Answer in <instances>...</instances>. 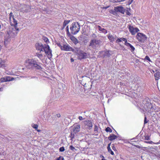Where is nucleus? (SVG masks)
Returning <instances> with one entry per match:
<instances>
[{"mask_svg": "<svg viewBox=\"0 0 160 160\" xmlns=\"http://www.w3.org/2000/svg\"><path fill=\"white\" fill-rule=\"evenodd\" d=\"M25 63L26 67L28 68H35L38 70L42 68L39 65L40 63L38 62V60L35 58L28 59L25 61Z\"/></svg>", "mask_w": 160, "mask_h": 160, "instance_id": "nucleus-1", "label": "nucleus"}, {"mask_svg": "<svg viewBox=\"0 0 160 160\" xmlns=\"http://www.w3.org/2000/svg\"><path fill=\"white\" fill-rule=\"evenodd\" d=\"M9 20L11 22V24L12 26L14 27V31H15V32H13L17 34L19 31V28H18V23L17 21L15 20L14 18V16L12 15V13L11 12L9 15Z\"/></svg>", "mask_w": 160, "mask_h": 160, "instance_id": "nucleus-2", "label": "nucleus"}, {"mask_svg": "<svg viewBox=\"0 0 160 160\" xmlns=\"http://www.w3.org/2000/svg\"><path fill=\"white\" fill-rule=\"evenodd\" d=\"M80 26L78 22H74L70 28L71 33L74 35L76 34L80 30Z\"/></svg>", "mask_w": 160, "mask_h": 160, "instance_id": "nucleus-3", "label": "nucleus"}, {"mask_svg": "<svg viewBox=\"0 0 160 160\" xmlns=\"http://www.w3.org/2000/svg\"><path fill=\"white\" fill-rule=\"evenodd\" d=\"M136 38L139 42L143 43L147 40V38L143 33L138 32L136 36Z\"/></svg>", "mask_w": 160, "mask_h": 160, "instance_id": "nucleus-4", "label": "nucleus"}, {"mask_svg": "<svg viewBox=\"0 0 160 160\" xmlns=\"http://www.w3.org/2000/svg\"><path fill=\"white\" fill-rule=\"evenodd\" d=\"M56 44L62 50L69 51L72 49V48L67 44H63V45H62L60 42H58L56 43Z\"/></svg>", "mask_w": 160, "mask_h": 160, "instance_id": "nucleus-5", "label": "nucleus"}, {"mask_svg": "<svg viewBox=\"0 0 160 160\" xmlns=\"http://www.w3.org/2000/svg\"><path fill=\"white\" fill-rule=\"evenodd\" d=\"M77 55L78 59L81 60L87 58L88 56V53L84 52L82 50H80L77 53Z\"/></svg>", "mask_w": 160, "mask_h": 160, "instance_id": "nucleus-6", "label": "nucleus"}, {"mask_svg": "<svg viewBox=\"0 0 160 160\" xmlns=\"http://www.w3.org/2000/svg\"><path fill=\"white\" fill-rule=\"evenodd\" d=\"M100 42V40L93 39L91 41L89 46L92 47L93 48H96L99 46Z\"/></svg>", "mask_w": 160, "mask_h": 160, "instance_id": "nucleus-7", "label": "nucleus"}, {"mask_svg": "<svg viewBox=\"0 0 160 160\" xmlns=\"http://www.w3.org/2000/svg\"><path fill=\"white\" fill-rule=\"evenodd\" d=\"M44 50L48 58L50 59L52 57V50H50L49 46L47 45L44 48Z\"/></svg>", "mask_w": 160, "mask_h": 160, "instance_id": "nucleus-8", "label": "nucleus"}, {"mask_svg": "<svg viewBox=\"0 0 160 160\" xmlns=\"http://www.w3.org/2000/svg\"><path fill=\"white\" fill-rule=\"evenodd\" d=\"M128 27L129 32L133 35H135L136 33L139 31V30L138 28H134L133 26L130 25H128Z\"/></svg>", "mask_w": 160, "mask_h": 160, "instance_id": "nucleus-9", "label": "nucleus"}, {"mask_svg": "<svg viewBox=\"0 0 160 160\" xmlns=\"http://www.w3.org/2000/svg\"><path fill=\"white\" fill-rule=\"evenodd\" d=\"M13 78L10 76H6L0 79L1 82H8L13 80Z\"/></svg>", "mask_w": 160, "mask_h": 160, "instance_id": "nucleus-10", "label": "nucleus"}, {"mask_svg": "<svg viewBox=\"0 0 160 160\" xmlns=\"http://www.w3.org/2000/svg\"><path fill=\"white\" fill-rule=\"evenodd\" d=\"M35 46L36 50L40 51H42V52H43L42 50L43 49H44L45 47H43L42 43L38 42L37 43Z\"/></svg>", "mask_w": 160, "mask_h": 160, "instance_id": "nucleus-11", "label": "nucleus"}, {"mask_svg": "<svg viewBox=\"0 0 160 160\" xmlns=\"http://www.w3.org/2000/svg\"><path fill=\"white\" fill-rule=\"evenodd\" d=\"M114 10L116 12H118L122 13H123L125 11L124 8L122 6L114 7Z\"/></svg>", "mask_w": 160, "mask_h": 160, "instance_id": "nucleus-12", "label": "nucleus"}, {"mask_svg": "<svg viewBox=\"0 0 160 160\" xmlns=\"http://www.w3.org/2000/svg\"><path fill=\"white\" fill-rule=\"evenodd\" d=\"M84 124L85 126H87L89 129H90L92 127V123L91 121L89 120H86L85 121Z\"/></svg>", "mask_w": 160, "mask_h": 160, "instance_id": "nucleus-13", "label": "nucleus"}, {"mask_svg": "<svg viewBox=\"0 0 160 160\" xmlns=\"http://www.w3.org/2000/svg\"><path fill=\"white\" fill-rule=\"evenodd\" d=\"M42 51H39V52H37L36 53L35 56L38 57L41 61L44 59V56L43 54L42 53Z\"/></svg>", "mask_w": 160, "mask_h": 160, "instance_id": "nucleus-14", "label": "nucleus"}, {"mask_svg": "<svg viewBox=\"0 0 160 160\" xmlns=\"http://www.w3.org/2000/svg\"><path fill=\"white\" fill-rule=\"evenodd\" d=\"M80 126L79 125H77L74 126L72 131L75 133H76L80 131Z\"/></svg>", "mask_w": 160, "mask_h": 160, "instance_id": "nucleus-15", "label": "nucleus"}, {"mask_svg": "<svg viewBox=\"0 0 160 160\" xmlns=\"http://www.w3.org/2000/svg\"><path fill=\"white\" fill-rule=\"evenodd\" d=\"M5 61L0 58V68H4L6 67Z\"/></svg>", "mask_w": 160, "mask_h": 160, "instance_id": "nucleus-16", "label": "nucleus"}, {"mask_svg": "<svg viewBox=\"0 0 160 160\" xmlns=\"http://www.w3.org/2000/svg\"><path fill=\"white\" fill-rule=\"evenodd\" d=\"M118 138V137L115 135L114 134L110 135L108 137V139L110 141H112L114 140L115 139Z\"/></svg>", "mask_w": 160, "mask_h": 160, "instance_id": "nucleus-17", "label": "nucleus"}, {"mask_svg": "<svg viewBox=\"0 0 160 160\" xmlns=\"http://www.w3.org/2000/svg\"><path fill=\"white\" fill-rule=\"evenodd\" d=\"M111 143H109L108 144L107 149L108 152L110 153L111 155H113L114 154V152L110 148V145Z\"/></svg>", "mask_w": 160, "mask_h": 160, "instance_id": "nucleus-18", "label": "nucleus"}, {"mask_svg": "<svg viewBox=\"0 0 160 160\" xmlns=\"http://www.w3.org/2000/svg\"><path fill=\"white\" fill-rule=\"evenodd\" d=\"M155 79L156 81H158L160 77V72H156L154 74Z\"/></svg>", "mask_w": 160, "mask_h": 160, "instance_id": "nucleus-19", "label": "nucleus"}, {"mask_svg": "<svg viewBox=\"0 0 160 160\" xmlns=\"http://www.w3.org/2000/svg\"><path fill=\"white\" fill-rule=\"evenodd\" d=\"M98 29L99 31H101L102 32L104 33H107V31L104 28H102L100 26H98Z\"/></svg>", "mask_w": 160, "mask_h": 160, "instance_id": "nucleus-20", "label": "nucleus"}, {"mask_svg": "<svg viewBox=\"0 0 160 160\" xmlns=\"http://www.w3.org/2000/svg\"><path fill=\"white\" fill-rule=\"evenodd\" d=\"M108 37L111 42H113L115 39L114 37L112 35H109L108 36Z\"/></svg>", "mask_w": 160, "mask_h": 160, "instance_id": "nucleus-21", "label": "nucleus"}, {"mask_svg": "<svg viewBox=\"0 0 160 160\" xmlns=\"http://www.w3.org/2000/svg\"><path fill=\"white\" fill-rule=\"evenodd\" d=\"M32 128L35 129L38 132H40L41 131V130L39 129H38V125L37 124H32Z\"/></svg>", "mask_w": 160, "mask_h": 160, "instance_id": "nucleus-22", "label": "nucleus"}, {"mask_svg": "<svg viewBox=\"0 0 160 160\" xmlns=\"http://www.w3.org/2000/svg\"><path fill=\"white\" fill-rule=\"evenodd\" d=\"M71 39L75 44L78 43V40L74 36H72L71 38Z\"/></svg>", "mask_w": 160, "mask_h": 160, "instance_id": "nucleus-23", "label": "nucleus"}, {"mask_svg": "<svg viewBox=\"0 0 160 160\" xmlns=\"http://www.w3.org/2000/svg\"><path fill=\"white\" fill-rule=\"evenodd\" d=\"M70 22L69 20H65L64 21V22L63 24V28H62V29H63Z\"/></svg>", "mask_w": 160, "mask_h": 160, "instance_id": "nucleus-24", "label": "nucleus"}, {"mask_svg": "<svg viewBox=\"0 0 160 160\" xmlns=\"http://www.w3.org/2000/svg\"><path fill=\"white\" fill-rule=\"evenodd\" d=\"M124 39H126V38H118L116 41V43H119L120 42H121L122 40L124 41Z\"/></svg>", "mask_w": 160, "mask_h": 160, "instance_id": "nucleus-25", "label": "nucleus"}, {"mask_svg": "<svg viewBox=\"0 0 160 160\" xmlns=\"http://www.w3.org/2000/svg\"><path fill=\"white\" fill-rule=\"evenodd\" d=\"M42 39L44 41V42H46L48 44V43H49V40L47 37L43 36L42 37Z\"/></svg>", "mask_w": 160, "mask_h": 160, "instance_id": "nucleus-26", "label": "nucleus"}, {"mask_svg": "<svg viewBox=\"0 0 160 160\" xmlns=\"http://www.w3.org/2000/svg\"><path fill=\"white\" fill-rule=\"evenodd\" d=\"M124 41L125 42L124 44L128 47H130V46H131V44L127 42V39L126 38V39H124Z\"/></svg>", "mask_w": 160, "mask_h": 160, "instance_id": "nucleus-27", "label": "nucleus"}, {"mask_svg": "<svg viewBox=\"0 0 160 160\" xmlns=\"http://www.w3.org/2000/svg\"><path fill=\"white\" fill-rule=\"evenodd\" d=\"M105 131L107 132H111L112 131V130L109 127H108L105 129Z\"/></svg>", "mask_w": 160, "mask_h": 160, "instance_id": "nucleus-28", "label": "nucleus"}, {"mask_svg": "<svg viewBox=\"0 0 160 160\" xmlns=\"http://www.w3.org/2000/svg\"><path fill=\"white\" fill-rule=\"evenodd\" d=\"M144 139L147 140H149L150 139V136L148 135L144 136Z\"/></svg>", "mask_w": 160, "mask_h": 160, "instance_id": "nucleus-29", "label": "nucleus"}, {"mask_svg": "<svg viewBox=\"0 0 160 160\" xmlns=\"http://www.w3.org/2000/svg\"><path fill=\"white\" fill-rule=\"evenodd\" d=\"M98 126L95 125L94 126V131L95 132V133H97L98 132Z\"/></svg>", "mask_w": 160, "mask_h": 160, "instance_id": "nucleus-30", "label": "nucleus"}, {"mask_svg": "<svg viewBox=\"0 0 160 160\" xmlns=\"http://www.w3.org/2000/svg\"><path fill=\"white\" fill-rule=\"evenodd\" d=\"M74 133L71 132L70 135V137L71 138V139L72 140V139H74Z\"/></svg>", "mask_w": 160, "mask_h": 160, "instance_id": "nucleus-31", "label": "nucleus"}, {"mask_svg": "<svg viewBox=\"0 0 160 160\" xmlns=\"http://www.w3.org/2000/svg\"><path fill=\"white\" fill-rule=\"evenodd\" d=\"M69 149L73 151H74V150H76L75 148L72 145H70V146Z\"/></svg>", "mask_w": 160, "mask_h": 160, "instance_id": "nucleus-32", "label": "nucleus"}, {"mask_svg": "<svg viewBox=\"0 0 160 160\" xmlns=\"http://www.w3.org/2000/svg\"><path fill=\"white\" fill-rule=\"evenodd\" d=\"M145 59L148 60L149 62H151V60L150 58L148 56H146L145 57Z\"/></svg>", "mask_w": 160, "mask_h": 160, "instance_id": "nucleus-33", "label": "nucleus"}, {"mask_svg": "<svg viewBox=\"0 0 160 160\" xmlns=\"http://www.w3.org/2000/svg\"><path fill=\"white\" fill-rule=\"evenodd\" d=\"M144 142L150 144H153L154 143L152 141H144Z\"/></svg>", "mask_w": 160, "mask_h": 160, "instance_id": "nucleus-34", "label": "nucleus"}, {"mask_svg": "<svg viewBox=\"0 0 160 160\" xmlns=\"http://www.w3.org/2000/svg\"><path fill=\"white\" fill-rule=\"evenodd\" d=\"M130 47L131 48V51L132 52H133L135 50V48L132 45L131 46H130Z\"/></svg>", "mask_w": 160, "mask_h": 160, "instance_id": "nucleus-35", "label": "nucleus"}, {"mask_svg": "<svg viewBox=\"0 0 160 160\" xmlns=\"http://www.w3.org/2000/svg\"><path fill=\"white\" fill-rule=\"evenodd\" d=\"M64 150H65V149H64V147H61L59 148V151L60 152H63L64 151Z\"/></svg>", "mask_w": 160, "mask_h": 160, "instance_id": "nucleus-36", "label": "nucleus"}, {"mask_svg": "<svg viewBox=\"0 0 160 160\" xmlns=\"http://www.w3.org/2000/svg\"><path fill=\"white\" fill-rule=\"evenodd\" d=\"M57 160H64V158L60 156L58 158H57Z\"/></svg>", "mask_w": 160, "mask_h": 160, "instance_id": "nucleus-37", "label": "nucleus"}, {"mask_svg": "<svg viewBox=\"0 0 160 160\" xmlns=\"http://www.w3.org/2000/svg\"><path fill=\"white\" fill-rule=\"evenodd\" d=\"M112 149L113 150H114V151H116V148H115V146H114V144H112Z\"/></svg>", "mask_w": 160, "mask_h": 160, "instance_id": "nucleus-38", "label": "nucleus"}, {"mask_svg": "<svg viewBox=\"0 0 160 160\" xmlns=\"http://www.w3.org/2000/svg\"><path fill=\"white\" fill-rule=\"evenodd\" d=\"M148 120H147V117L146 116H145L144 120V124H145L147 123L148 122Z\"/></svg>", "mask_w": 160, "mask_h": 160, "instance_id": "nucleus-39", "label": "nucleus"}, {"mask_svg": "<svg viewBox=\"0 0 160 160\" xmlns=\"http://www.w3.org/2000/svg\"><path fill=\"white\" fill-rule=\"evenodd\" d=\"M110 2H118V0H109Z\"/></svg>", "mask_w": 160, "mask_h": 160, "instance_id": "nucleus-40", "label": "nucleus"}, {"mask_svg": "<svg viewBox=\"0 0 160 160\" xmlns=\"http://www.w3.org/2000/svg\"><path fill=\"white\" fill-rule=\"evenodd\" d=\"M133 0H129L128 2V4L130 5V4H131Z\"/></svg>", "mask_w": 160, "mask_h": 160, "instance_id": "nucleus-41", "label": "nucleus"}, {"mask_svg": "<svg viewBox=\"0 0 160 160\" xmlns=\"http://www.w3.org/2000/svg\"><path fill=\"white\" fill-rule=\"evenodd\" d=\"M66 31L67 34L69 33L68 26H67L66 28Z\"/></svg>", "mask_w": 160, "mask_h": 160, "instance_id": "nucleus-42", "label": "nucleus"}, {"mask_svg": "<svg viewBox=\"0 0 160 160\" xmlns=\"http://www.w3.org/2000/svg\"><path fill=\"white\" fill-rule=\"evenodd\" d=\"M78 118L80 120H82L83 119V118L82 116H79L78 117Z\"/></svg>", "mask_w": 160, "mask_h": 160, "instance_id": "nucleus-43", "label": "nucleus"}, {"mask_svg": "<svg viewBox=\"0 0 160 160\" xmlns=\"http://www.w3.org/2000/svg\"><path fill=\"white\" fill-rule=\"evenodd\" d=\"M135 147H137V148H141V147L139 146V145H134Z\"/></svg>", "mask_w": 160, "mask_h": 160, "instance_id": "nucleus-44", "label": "nucleus"}, {"mask_svg": "<svg viewBox=\"0 0 160 160\" xmlns=\"http://www.w3.org/2000/svg\"><path fill=\"white\" fill-rule=\"evenodd\" d=\"M70 60H71V62H73L74 61V59L72 58H71Z\"/></svg>", "mask_w": 160, "mask_h": 160, "instance_id": "nucleus-45", "label": "nucleus"}, {"mask_svg": "<svg viewBox=\"0 0 160 160\" xmlns=\"http://www.w3.org/2000/svg\"><path fill=\"white\" fill-rule=\"evenodd\" d=\"M3 90V88L2 87L0 88V91H2Z\"/></svg>", "mask_w": 160, "mask_h": 160, "instance_id": "nucleus-46", "label": "nucleus"}, {"mask_svg": "<svg viewBox=\"0 0 160 160\" xmlns=\"http://www.w3.org/2000/svg\"><path fill=\"white\" fill-rule=\"evenodd\" d=\"M7 40H5L4 41V44L5 45L6 44H7Z\"/></svg>", "mask_w": 160, "mask_h": 160, "instance_id": "nucleus-47", "label": "nucleus"}, {"mask_svg": "<svg viewBox=\"0 0 160 160\" xmlns=\"http://www.w3.org/2000/svg\"><path fill=\"white\" fill-rule=\"evenodd\" d=\"M118 0V2H121L122 1H124L125 0Z\"/></svg>", "mask_w": 160, "mask_h": 160, "instance_id": "nucleus-48", "label": "nucleus"}, {"mask_svg": "<svg viewBox=\"0 0 160 160\" xmlns=\"http://www.w3.org/2000/svg\"><path fill=\"white\" fill-rule=\"evenodd\" d=\"M108 8V7H103L102 8H104V9H107V8Z\"/></svg>", "mask_w": 160, "mask_h": 160, "instance_id": "nucleus-49", "label": "nucleus"}, {"mask_svg": "<svg viewBox=\"0 0 160 160\" xmlns=\"http://www.w3.org/2000/svg\"><path fill=\"white\" fill-rule=\"evenodd\" d=\"M57 117H59L60 116V114H57Z\"/></svg>", "mask_w": 160, "mask_h": 160, "instance_id": "nucleus-50", "label": "nucleus"}, {"mask_svg": "<svg viewBox=\"0 0 160 160\" xmlns=\"http://www.w3.org/2000/svg\"><path fill=\"white\" fill-rule=\"evenodd\" d=\"M83 42H87V40H86L85 41H84Z\"/></svg>", "mask_w": 160, "mask_h": 160, "instance_id": "nucleus-51", "label": "nucleus"}, {"mask_svg": "<svg viewBox=\"0 0 160 160\" xmlns=\"http://www.w3.org/2000/svg\"><path fill=\"white\" fill-rule=\"evenodd\" d=\"M129 14H130V13L129 12H128V13H127V14H128V15H129Z\"/></svg>", "mask_w": 160, "mask_h": 160, "instance_id": "nucleus-52", "label": "nucleus"}, {"mask_svg": "<svg viewBox=\"0 0 160 160\" xmlns=\"http://www.w3.org/2000/svg\"><path fill=\"white\" fill-rule=\"evenodd\" d=\"M129 14H130V13L129 12H128V13H127V14H128V15H129Z\"/></svg>", "mask_w": 160, "mask_h": 160, "instance_id": "nucleus-53", "label": "nucleus"}, {"mask_svg": "<svg viewBox=\"0 0 160 160\" xmlns=\"http://www.w3.org/2000/svg\"><path fill=\"white\" fill-rule=\"evenodd\" d=\"M102 160H106V159H102Z\"/></svg>", "mask_w": 160, "mask_h": 160, "instance_id": "nucleus-54", "label": "nucleus"}, {"mask_svg": "<svg viewBox=\"0 0 160 160\" xmlns=\"http://www.w3.org/2000/svg\"><path fill=\"white\" fill-rule=\"evenodd\" d=\"M45 47L47 45H45Z\"/></svg>", "mask_w": 160, "mask_h": 160, "instance_id": "nucleus-55", "label": "nucleus"}, {"mask_svg": "<svg viewBox=\"0 0 160 160\" xmlns=\"http://www.w3.org/2000/svg\"><path fill=\"white\" fill-rule=\"evenodd\" d=\"M159 111H160V109H159Z\"/></svg>", "mask_w": 160, "mask_h": 160, "instance_id": "nucleus-56", "label": "nucleus"}]
</instances>
